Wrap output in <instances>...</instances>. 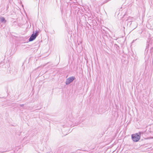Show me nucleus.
<instances>
[{
  "label": "nucleus",
  "instance_id": "nucleus-6",
  "mask_svg": "<svg viewBox=\"0 0 153 153\" xmlns=\"http://www.w3.org/2000/svg\"><path fill=\"white\" fill-rule=\"evenodd\" d=\"M151 138H153V137Z\"/></svg>",
  "mask_w": 153,
  "mask_h": 153
},
{
  "label": "nucleus",
  "instance_id": "nucleus-4",
  "mask_svg": "<svg viewBox=\"0 0 153 153\" xmlns=\"http://www.w3.org/2000/svg\"><path fill=\"white\" fill-rule=\"evenodd\" d=\"M0 21L2 23H5L6 22V21L4 17H0Z\"/></svg>",
  "mask_w": 153,
  "mask_h": 153
},
{
  "label": "nucleus",
  "instance_id": "nucleus-1",
  "mask_svg": "<svg viewBox=\"0 0 153 153\" xmlns=\"http://www.w3.org/2000/svg\"><path fill=\"white\" fill-rule=\"evenodd\" d=\"M140 133L133 134L131 135L132 139L135 142H137L140 139Z\"/></svg>",
  "mask_w": 153,
  "mask_h": 153
},
{
  "label": "nucleus",
  "instance_id": "nucleus-3",
  "mask_svg": "<svg viewBox=\"0 0 153 153\" xmlns=\"http://www.w3.org/2000/svg\"><path fill=\"white\" fill-rule=\"evenodd\" d=\"M75 77L74 76H71L69 78L67 79L66 80L65 84L66 85H68L72 82L74 79Z\"/></svg>",
  "mask_w": 153,
  "mask_h": 153
},
{
  "label": "nucleus",
  "instance_id": "nucleus-5",
  "mask_svg": "<svg viewBox=\"0 0 153 153\" xmlns=\"http://www.w3.org/2000/svg\"><path fill=\"white\" fill-rule=\"evenodd\" d=\"M24 105L23 104H22V105H20V106L21 107H22Z\"/></svg>",
  "mask_w": 153,
  "mask_h": 153
},
{
  "label": "nucleus",
  "instance_id": "nucleus-2",
  "mask_svg": "<svg viewBox=\"0 0 153 153\" xmlns=\"http://www.w3.org/2000/svg\"><path fill=\"white\" fill-rule=\"evenodd\" d=\"M38 32L39 31L37 30H36L35 31L34 30L33 31V33L31 35L29 39V41H32L34 40L38 35Z\"/></svg>",
  "mask_w": 153,
  "mask_h": 153
}]
</instances>
